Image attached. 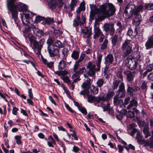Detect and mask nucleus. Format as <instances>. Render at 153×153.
Listing matches in <instances>:
<instances>
[{
	"instance_id": "41",
	"label": "nucleus",
	"mask_w": 153,
	"mask_h": 153,
	"mask_svg": "<svg viewBox=\"0 0 153 153\" xmlns=\"http://www.w3.org/2000/svg\"><path fill=\"white\" fill-rule=\"evenodd\" d=\"M91 84H88L84 82L81 85V87L86 91H88Z\"/></svg>"
},
{
	"instance_id": "44",
	"label": "nucleus",
	"mask_w": 153,
	"mask_h": 153,
	"mask_svg": "<svg viewBox=\"0 0 153 153\" xmlns=\"http://www.w3.org/2000/svg\"><path fill=\"white\" fill-rule=\"evenodd\" d=\"M126 91L117 92V94L115 96L120 98H123L125 96Z\"/></svg>"
},
{
	"instance_id": "5",
	"label": "nucleus",
	"mask_w": 153,
	"mask_h": 153,
	"mask_svg": "<svg viewBox=\"0 0 153 153\" xmlns=\"http://www.w3.org/2000/svg\"><path fill=\"white\" fill-rule=\"evenodd\" d=\"M102 55L101 54H99L97 56V60L98 62L97 64V68H95V65L93 64L91 62H89L87 66V68L89 69L87 72V74L88 76H92L95 74V71H98L100 70V65L101 64L102 58Z\"/></svg>"
},
{
	"instance_id": "47",
	"label": "nucleus",
	"mask_w": 153,
	"mask_h": 153,
	"mask_svg": "<svg viewBox=\"0 0 153 153\" xmlns=\"http://www.w3.org/2000/svg\"><path fill=\"white\" fill-rule=\"evenodd\" d=\"M53 46L57 47L62 48L63 47L62 43L60 41L58 40L53 44Z\"/></svg>"
},
{
	"instance_id": "2",
	"label": "nucleus",
	"mask_w": 153,
	"mask_h": 153,
	"mask_svg": "<svg viewBox=\"0 0 153 153\" xmlns=\"http://www.w3.org/2000/svg\"><path fill=\"white\" fill-rule=\"evenodd\" d=\"M130 43V40H126L122 44V49L124 51L122 56L125 58L124 61L126 65L130 70H134L136 68L137 63L135 60L132 61L133 57L130 55L132 52V48L129 45Z\"/></svg>"
},
{
	"instance_id": "57",
	"label": "nucleus",
	"mask_w": 153,
	"mask_h": 153,
	"mask_svg": "<svg viewBox=\"0 0 153 153\" xmlns=\"http://www.w3.org/2000/svg\"><path fill=\"white\" fill-rule=\"evenodd\" d=\"M62 79L65 82L67 83H68L71 81L68 76H62Z\"/></svg>"
},
{
	"instance_id": "30",
	"label": "nucleus",
	"mask_w": 153,
	"mask_h": 153,
	"mask_svg": "<svg viewBox=\"0 0 153 153\" xmlns=\"http://www.w3.org/2000/svg\"><path fill=\"white\" fill-rule=\"evenodd\" d=\"M98 87L95 86L94 85H92L91 88V93L94 95L97 94L98 92L99 89Z\"/></svg>"
},
{
	"instance_id": "25",
	"label": "nucleus",
	"mask_w": 153,
	"mask_h": 153,
	"mask_svg": "<svg viewBox=\"0 0 153 153\" xmlns=\"http://www.w3.org/2000/svg\"><path fill=\"white\" fill-rule=\"evenodd\" d=\"M143 132L145 135V138H147L151 135V134L149 132V126L148 125H145L143 128Z\"/></svg>"
},
{
	"instance_id": "51",
	"label": "nucleus",
	"mask_w": 153,
	"mask_h": 153,
	"mask_svg": "<svg viewBox=\"0 0 153 153\" xmlns=\"http://www.w3.org/2000/svg\"><path fill=\"white\" fill-rule=\"evenodd\" d=\"M15 138L16 140V143L19 145L21 143V137L19 135H16L15 137Z\"/></svg>"
},
{
	"instance_id": "46",
	"label": "nucleus",
	"mask_w": 153,
	"mask_h": 153,
	"mask_svg": "<svg viewBox=\"0 0 153 153\" xmlns=\"http://www.w3.org/2000/svg\"><path fill=\"white\" fill-rule=\"evenodd\" d=\"M44 22L45 24H50L53 22V19L50 18H44Z\"/></svg>"
},
{
	"instance_id": "9",
	"label": "nucleus",
	"mask_w": 153,
	"mask_h": 153,
	"mask_svg": "<svg viewBox=\"0 0 153 153\" xmlns=\"http://www.w3.org/2000/svg\"><path fill=\"white\" fill-rule=\"evenodd\" d=\"M47 51L50 56L54 57L59 55V51L57 48H55L53 46H51L47 48Z\"/></svg>"
},
{
	"instance_id": "56",
	"label": "nucleus",
	"mask_w": 153,
	"mask_h": 153,
	"mask_svg": "<svg viewBox=\"0 0 153 153\" xmlns=\"http://www.w3.org/2000/svg\"><path fill=\"white\" fill-rule=\"evenodd\" d=\"M30 19L25 18H22V22L25 25H27L29 23V20Z\"/></svg>"
},
{
	"instance_id": "63",
	"label": "nucleus",
	"mask_w": 153,
	"mask_h": 153,
	"mask_svg": "<svg viewBox=\"0 0 153 153\" xmlns=\"http://www.w3.org/2000/svg\"><path fill=\"white\" fill-rule=\"evenodd\" d=\"M85 54H81L80 55V58H79V59H78V60H77L76 61L80 63V62H82L83 60V59H84V58L85 57Z\"/></svg>"
},
{
	"instance_id": "42",
	"label": "nucleus",
	"mask_w": 153,
	"mask_h": 153,
	"mask_svg": "<svg viewBox=\"0 0 153 153\" xmlns=\"http://www.w3.org/2000/svg\"><path fill=\"white\" fill-rule=\"evenodd\" d=\"M125 91V86L124 83L122 82L119 86V89L117 92Z\"/></svg>"
},
{
	"instance_id": "7",
	"label": "nucleus",
	"mask_w": 153,
	"mask_h": 153,
	"mask_svg": "<svg viewBox=\"0 0 153 153\" xmlns=\"http://www.w3.org/2000/svg\"><path fill=\"white\" fill-rule=\"evenodd\" d=\"M114 24L112 22L106 23L104 24L102 28L103 30L106 32L110 31V35H113L115 31Z\"/></svg>"
},
{
	"instance_id": "38",
	"label": "nucleus",
	"mask_w": 153,
	"mask_h": 153,
	"mask_svg": "<svg viewBox=\"0 0 153 153\" xmlns=\"http://www.w3.org/2000/svg\"><path fill=\"white\" fill-rule=\"evenodd\" d=\"M42 60L43 63L46 64L48 67L49 68H51L53 65V62H48V61L46 59L42 58Z\"/></svg>"
},
{
	"instance_id": "54",
	"label": "nucleus",
	"mask_w": 153,
	"mask_h": 153,
	"mask_svg": "<svg viewBox=\"0 0 153 153\" xmlns=\"http://www.w3.org/2000/svg\"><path fill=\"white\" fill-rule=\"evenodd\" d=\"M44 18L38 16L36 17L35 20L36 22H38L42 20L44 21Z\"/></svg>"
},
{
	"instance_id": "61",
	"label": "nucleus",
	"mask_w": 153,
	"mask_h": 153,
	"mask_svg": "<svg viewBox=\"0 0 153 153\" xmlns=\"http://www.w3.org/2000/svg\"><path fill=\"white\" fill-rule=\"evenodd\" d=\"M139 131H140L139 130H138L135 128H133L130 134L131 136H132L135 133H137V132H139Z\"/></svg>"
},
{
	"instance_id": "17",
	"label": "nucleus",
	"mask_w": 153,
	"mask_h": 153,
	"mask_svg": "<svg viewBox=\"0 0 153 153\" xmlns=\"http://www.w3.org/2000/svg\"><path fill=\"white\" fill-rule=\"evenodd\" d=\"M134 17L132 20V23L136 27L139 25L141 20V15H134Z\"/></svg>"
},
{
	"instance_id": "24",
	"label": "nucleus",
	"mask_w": 153,
	"mask_h": 153,
	"mask_svg": "<svg viewBox=\"0 0 153 153\" xmlns=\"http://www.w3.org/2000/svg\"><path fill=\"white\" fill-rule=\"evenodd\" d=\"M137 30V28L136 27L134 28V31L131 28H129L127 32V34L130 36H131L133 37H135L138 33Z\"/></svg>"
},
{
	"instance_id": "35",
	"label": "nucleus",
	"mask_w": 153,
	"mask_h": 153,
	"mask_svg": "<svg viewBox=\"0 0 153 153\" xmlns=\"http://www.w3.org/2000/svg\"><path fill=\"white\" fill-rule=\"evenodd\" d=\"M77 0H71V2L70 4L69 7L70 8L71 11L74 10L75 6L77 4Z\"/></svg>"
},
{
	"instance_id": "10",
	"label": "nucleus",
	"mask_w": 153,
	"mask_h": 153,
	"mask_svg": "<svg viewBox=\"0 0 153 153\" xmlns=\"http://www.w3.org/2000/svg\"><path fill=\"white\" fill-rule=\"evenodd\" d=\"M87 99L88 102L91 103H93L95 105L99 106V104L97 105V104L101 101V97H97L91 95H89L88 96Z\"/></svg>"
},
{
	"instance_id": "53",
	"label": "nucleus",
	"mask_w": 153,
	"mask_h": 153,
	"mask_svg": "<svg viewBox=\"0 0 153 153\" xmlns=\"http://www.w3.org/2000/svg\"><path fill=\"white\" fill-rule=\"evenodd\" d=\"M134 113L133 112H131L130 111H129L128 112L127 114V117L131 118L134 117Z\"/></svg>"
},
{
	"instance_id": "49",
	"label": "nucleus",
	"mask_w": 153,
	"mask_h": 153,
	"mask_svg": "<svg viewBox=\"0 0 153 153\" xmlns=\"http://www.w3.org/2000/svg\"><path fill=\"white\" fill-rule=\"evenodd\" d=\"M147 82L145 81L143 82L141 86V89L144 91H146L147 88Z\"/></svg>"
},
{
	"instance_id": "11",
	"label": "nucleus",
	"mask_w": 153,
	"mask_h": 153,
	"mask_svg": "<svg viewBox=\"0 0 153 153\" xmlns=\"http://www.w3.org/2000/svg\"><path fill=\"white\" fill-rule=\"evenodd\" d=\"M31 28L34 34L38 36V38H41V36L44 35L43 31L42 30L39 29L35 26L32 25L31 26Z\"/></svg>"
},
{
	"instance_id": "52",
	"label": "nucleus",
	"mask_w": 153,
	"mask_h": 153,
	"mask_svg": "<svg viewBox=\"0 0 153 153\" xmlns=\"http://www.w3.org/2000/svg\"><path fill=\"white\" fill-rule=\"evenodd\" d=\"M53 40L51 39H49L47 41V44L48 45L47 48L51 46H53Z\"/></svg>"
},
{
	"instance_id": "23",
	"label": "nucleus",
	"mask_w": 153,
	"mask_h": 153,
	"mask_svg": "<svg viewBox=\"0 0 153 153\" xmlns=\"http://www.w3.org/2000/svg\"><path fill=\"white\" fill-rule=\"evenodd\" d=\"M117 96H115L114 97V104L117 106H121L123 105V102L122 99H119Z\"/></svg>"
},
{
	"instance_id": "62",
	"label": "nucleus",
	"mask_w": 153,
	"mask_h": 153,
	"mask_svg": "<svg viewBox=\"0 0 153 153\" xmlns=\"http://www.w3.org/2000/svg\"><path fill=\"white\" fill-rule=\"evenodd\" d=\"M138 70L140 72V74H142L144 70L143 66L141 65H139Z\"/></svg>"
},
{
	"instance_id": "64",
	"label": "nucleus",
	"mask_w": 153,
	"mask_h": 153,
	"mask_svg": "<svg viewBox=\"0 0 153 153\" xmlns=\"http://www.w3.org/2000/svg\"><path fill=\"white\" fill-rule=\"evenodd\" d=\"M147 78L148 79L153 81V73H150L148 76Z\"/></svg>"
},
{
	"instance_id": "39",
	"label": "nucleus",
	"mask_w": 153,
	"mask_h": 153,
	"mask_svg": "<svg viewBox=\"0 0 153 153\" xmlns=\"http://www.w3.org/2000/svg\"><path fill=\"white\" fill-rule=\"evenodd\" d=\"M145 9L147 10H153V3L145 4L144 5Z\"/></svg>"
},
{
	"instance_id": "33",
	"label": "nucleus",
	"mask_w": 153,
	"mask_h": 153,
	"mask_svg": "<svg viewBox=\"0 0 153 153\" xmlns=\"http://www.w3.org/2000/svg\"><path fill=\"white\" fill-rule=\"evenodd\" d=\"M143 136L140 134V131L136 134V138L137 140V142L139 144H142Z\"/></svg>"
},
{
	"instance_id": "40",
	"label": "nucleus",
	"mask_w": 153,
	"mask_h": 153,
	"mask_svg": "<svg viewBox=\"0 0 153 153\" xmlns=\"http://www.w3.org/2000/svg\"><path fill=\"white\" fill-rule=\"evenodd\" d=\"M56 0H48L50 7L52 8H55L56 7Z\"/></svg>"
},
{
	"instance_id": "26",
	"label": "nucleus",
	"mask_w": 153,
	"mask_h": 153,
	"mask_svg": "<svg viewBox=\"0 0 153 153\" xmlns=\"http://www.w3.org/2000/svg\"><path fill=\"white\" fill-rule=\"evenodd\" d=\"M105 83V79L103 78H99L97 80L96 82V84L97 86L101 88L104 84Z\"/></svg>"
},
{
	"instance_id": "3",
	"label": "nucleus",
	"mask_w": 153,
	"mask_h": 153,
	"mask_svg": "<svg viewBox=\"0 0 153 153\" xmlns=\"http://www.w3.org/2000/svg\"><path fill=\"white\" fill-rule=\"evenodd\" d=\"M16 0H7L6 6L9 12L11 13L12 18L15 21L18 18V11L24 12L26 11L27 6L21 3H15Z\"/></svg>"
},
{
	"instance_id": "8",
	"label": "nucleus",
	"mask_w": 153,
	"mask_h": 153,
	"mask_svg": "<svg viewBox=\"0 0 153 153\" xmlns=\"http://www.w3.org/2000/svg\"><path fill=\"white\" fill-rule=\"evenodd\" d=\"M136 73L134 71H131L129 70H126L123 72V73L126 76V79L128 82H132Z\"/></svg>"
},
{
	"instance_id": "45",
	"label": "nucleus",
	"mask_w": 153,
	"mask_h": 153,
	"mask_svg": "<svg viewBox=\"0 0 153 153\" xmlns=\"http://www.w3.org/2000/svg\"><path fill=\"white\" fill-rule=\"evenodd\" d=\"M24 15L25 18H27L29 19H31L33 16L32 13L29 11L26 12L24 14Z\"/></svg>"
},
{
	"instance_id": "34",
	"label": "nucleus",
	"mask_w": 153,
	"mask_h": 153,
	"mask_svg": "<svg viewBox=\"0 0 153 153\" xmlns=\"http://www.w3.org/2000/svg\"><path fill=\"white\" fill-rule=\"evenodd\" d=\"M135 6L131 2L129 3L126 6L124 10L134 11V9H135Z\"/></svg>"
},
{
	"instance_id": "1",
	"label": "nucleus",
	"mask_w": 153,
	"mask_h": 153,
	"mask_svg": "<svg viewBox=\"0 0 153 153\" xmlns=\"http://www.w3.org/2000/svg\"><path fill=\"white\" fill-rule=\"evenodd\" d=\"M116 9L115 6L111 3H105L100 6L99 8L97 9L95 12L91 11L90 13V18L93 20L96 14L99 16L97 20L101 21L106 18H109L113 16L115 13Z\"/></svg>"
},
{
	"instance_id": "16",
	"label": "nucleus",
	"mask_w": 153,
	"mask_h": 153,
	"mask_svg": "<svg viewBox=\"0 0 153 153\" xmlns=\"http://www.w3.org/2000/svg\"><path fill=\"white\" fill-rule=\"evenodd\" d=\"M145 46L146 49H149L153 48V33L152 35L148 38L145 43Z\"/></svg>"
},
{
	"instance_id": "27",
	"label": "nucleus",
	"mask_w": 153,
	"mask_h": 153,
	"mask_svg": "<svg viewBox=\"0 0 153 153\" xmlns=\"http://www.w3.org/2000/svg\"><path fill=\"white\" fill-rule=\"evenodd\" d=\"M85 9L84 4H81L80 6L78 7V10L76 11V16L77 19H79L80 17V12L84 10Z\"/></svg>"
},
{
	"instance_id": "37",
	"label": "nucleus",
	"mask_w": 153,
	"mask_h": 153,
	"mask_svg": "<svg viewBox=\"0 0 153 153\" xmlns=\"http://www.w3.org/2000/svg\"><path fill=\"white\" fill-rule=\"evenodd\" d=\"M65 61L63 60H61L59 63L58 66V69L59 70H62L65 67Z\"/></svg>"
},
{
	"instance_id": "32",
	"label": "nucleus",
	"mask_w": 153,
	"mask_h": 153,
	"mask_svg": "<svg viewBox=\"0 0 153 153\" xmlns=\"http://www.w3.org/2000/svg\"><path fill=\"white\" fill-rule=\"evenodd\" d=\"M143 7L142 5H140L137 7L135 9H134V15H140L139 13L140 11H143Z\"/></svg>"
},
{
	"instance_id": "21",
	"label": "nucleus",
	"mask_w": 153,
	"mask_h": 153,
	"mask_svg": "<svg viewBox=\"0 0 153 153\" xmlns=\"http://www.w3.org/2000/svg\"><path fill=\"white\" fill-rule=\"evenodd\" d=\"M150 141L149 140H145L143 139L142 141V144H144V146H150L151 148H153V140L152 137L150 138Z\"/></svg>"
},
{
	"instance_id": "55",
	"label": "nucleus",
	"mask_w": 153,
	"mask_h": 153,
	"mask_svg": "<svg viewBox=\"0 0 153 153\" xmlns=\"http://www.w3.org/2000/svg\"><path fill=\"white\" fill-rule=\"evenodd\" d=\"M139 50V46L137 44L134 45V47H133V52H134V53H136Z\"/></svg>"
},
{
	"instance_id": "4",
	"label": "nucleus",
	"mask_w": 153,
	"mask_h": 153,
	"mask_svg": "<svg viewBox=\"0 0 153 153\" xmlns=\"http://www.w3.org/2000/svg\"><path fill=\"white\" fill-rule=\"evenodd\" d=\"M28 39L30 42V45L33 50L37 49L39 54H41V51L43 47L45 40L43 38H37L31 34L28 35Z\"/></svg>"
},
{
	"instance_id": "31",
	"label": "nucleus",
	"mask_w": 153,
	"mask_h": 153,
	"mask_svg": "<svg viewBox=\"0 0 153 153\" xmlns=\"http://www.w3.org/2000/svg\"><path fill=\"white\" fill-rule=\"evenodd\" d=\"M108 40L106 39H105L103 43L100 44V49L101 50H104L107 49L108 47Z\"/></svg>"
},
{
	"instance_id": "43",
	"label": "nucleus",
	"mask_w": 153,
	"mask_h": 153,
	"mask_svg": "<svg viewBox=\"0 0 153 153\" xmlns=\"http://www.w3.org/2000/svg\"><path fill=\"white\" fill-rule=\"evenodd\" d=\"M68 51L67 48H64L62 50V52L63 56V59H65L66 58L67 56H68Z\"/></svg>"
},
{
	"instance_id": "29",
	"label": "nucleus",
	"mask_w": 153,
	"mask_h": 153,
	"mask_svg": "<svg viewBox=\"0 0 153 153\" xmlns=\"http://www.w3.org/2000/svg\"><path fill=\"white\" fill-rule=\"evenodd\" d=\"M123 71V69L122 68H120L118 69L116 74L117 76L119 79H120L123 81V76L122 73Z\"/></svg>"
},
{
	"instance_id": "19",
	"label": "nucleus",
	"mask_w": 153,
	"mask_h": 153,
	"mask_svg": "<svg viewBox=\"0 0 153 153\" xmlns=\"http://www.w3.org/2000/svg\"><path fill=\"white\" fill-rule=\"evenodd\" d=\"M105 63L106 65H110L111 64L114 60V58L111 54H108L105 58Z\"/></svg>"
},
{
	"instance_id": "50",
	"label": "nucleus",
	"mask_w": 153,
	"mask_h": 153,
	"mask_svg": "<svg viewBox=\"0 0 153 153\" xmlns=\"http://www.w3.org/2000/svg\"><path fill=\"white\" fill-rule=\"evenodd\" d=\"M120 82V80H116L113 82V89L114 90L117 88Z\"/></svg>"
},
{
	"instance_id": "14",
	"label": "nucleus",
	"mask_w": 153,
	"mask_h": 153,
	"mask_svg": "<svg viewBox=\"0 0 153 153\" xmlns=\"http://www.w3.org/2000/svg\"><path fill=\"white\" fill-rule=\"evenodd\" d=\"M111 43L113 47L115 46L116 45H118L121 41V37H119L118 38V35L115 34L111 38Z\"/></svg>"
},
{
	"instance_id": "48",
	"label": "nucleus",
	"mask_w": 153,
	"mask_h": 153,
	"mask_svg": "<svg viewBox=\"0 0 153 153\" xmlns=\"http://www.w3.org/2000/svg\"><path fill=\"white\" fill-rule=\"evenodd\" d=\"M136 55V59L137 60L140 61L141 60V58L142 55V53L140 52H138L136 53H134Z\"/></svg>"
},
{
	"instance_id": "13",
	"label": "nucleus",
	"mask_w": 153,
	"mask_h": 153,
	"mask_svg": "<svg viewBox=\"0 0 153 153\" xmlns=\"http://www.w3.org/2000/svg\"><path fill=\"white\" fill-rule=\"evenodd\" d=\"M83 37L84 38H89L91 35V28L87 27H84L82 30Z\"/></svg>"
},
{
	"instance_id": "58",
	"label": "nucleus",
	"mask_w": 153,
	"mask_h": 153,
	"mask_svg": "<svg viewBox=\"0 0 153 153\" xmlns=\"http://www.w3.org/2000/svg\"><path fill=\"white\" fill-rule=\"evenodd\" d=\"M79 111L82 112L83 114L85 115H86L87 114V112L86 109L85 108L83 107H80L79 108Z\"/></svg>"
},
{
	"instance_id": "15",
	"label": "nucleus",
	"mask_w": 153,
	"mask_h": 153,
	"mask_svg": "<svg viewBox=\"0 0 153 153\" xmlns=\"http://www.w3.org/2000/svg\"><path fill=\"white\" fill-rule=\"evenodd\" d=\"M114 91H110L108 92L105 96L101 97V100L103 101H108L110 100L115 94Z\"/></svg>"
},
{
	"instance_id": "6",
	"label": "nucleus",
	"mask_w": 153,
	"mask_h": 153,
	"mask_svg": "<svg viewBox=\"0 0 153 153\" xmlns=\"http://www.w3.org/2000/svg\"><path fill=\"white\" fill-rule=\"evenodd\" d=\"M79 63V62L76 61L74 64L73 70L75 72V73L72 75V77L73 78L77 77L79 74L86 71V70L84 67L79 69H78L80 65Z\"/></svg>"
},
{
	"instance_id": "22",
	"label": "nucleus",
	"mask_w": 153,
	"mask_h": 153,
	"mask_svg": "<svg viewBox=\"0 0 153 153\" xmlns=\"http://www.w3.org/2000/svg\"><path fill=\"white\" fill-rule=\"evenodd\" d=\"M94 38L96 39L99 37L103 34L100 29L97 27H95L94 29Z\"/></svg>"
},
{
	"instance_id": "60",
	"label": "nucleus",
	"mask_w": 153,
	"mask_h": 153,
	"mask_svg": "<svg viewBox=\"0 0 153 153\" xmlns=\"http://www.w3.org/2000/svg\"><path fill=\"white\" fill-rule=\"evenodd\" d=\"M79 79L77 78H76L72 82H71V81L67 83L68 85V86H69L70 87L72 86V85L74 84V83L75 82H76L77 81L79 80Z\"/></svg>"
},
{
	"instance_id": "18",
	"label": "nucleus",
	"mask_w": 153,
	"mask_h": 153,
	"mask_svg": "<svg viewBox=\"0 0 153 153\" xmlns=\"http://www.w3.org/2000/svg\"><path fill=\"white\" fill-rule=\"evenodd\" d=\"M137 102L135 99H133L130 101L129 104L127 106V109H130L132 107H134L133 109L134 111L136 113H138V111L135 108L137 107Z\"/></svg>"
},
{
	"instance_id": "28",
	"label": "nucleus",
	"mask_w": 153,
	"mask_h": 153,
	"mask_svg": "<svg viewBox=\"0 0 153 153\" xmlns=\"http://www.w3.org/2000/svg\"><path fill=\"white\" fill-rule=\"evenodd\" d=\"M127 92L128 95L131 96H133L134 95V91H135L134 89L130 86V85L128 83L127 84Z\"/></svg>"
},
{
	"instance_id": "12",
	"label": "nucleus",
	"mask_w": 153,
	"mask_h": 153,
	"mask_svg": "<svg viewBox=\"0 0 153 153\" xmlns=\"http://www.w3.org/2000/svg\"><path fill=\"white\" fill-rule=\"evenodd\" d=\"M85 21V18L83 16H82V18H79V19H77V17H76V18L74 19L73 21V26L76 27L79 25H81L84 24Z\"/></svg>"
},
{
	"instance_id": "36",
	"label": "nucleus",
	"mask_w": 153,
	"mask_h": 153,
	"mask_svg": "<svg viewBox=\"0 0 153 153\" xmlns=\"http://www.w3.org/2000/svg\"><path fill=\"white\" fill-rule=\"evenodd\" d=\"M79 52L78 51H74L71 54V57L75 60L77 59L79 56Z\"/></svg>"
},
{
	"instance_id": "59",
	"label": "nucleus",
	"mask_w": 153,
	"mask_h": 153,
	"mask_svg": "<svg viewBox=\"0 0 153 153\" xmlns=\"http://www.w3.org/2000/svg\"><path fill=\"white\" fill-rule=\"evenodd\" d=\"M146 69L149 72L153 70V65L152 64L146 66Z\"/></svg>"
},
{
	"instance_id": "20",
	"label": "nucleus",
	"mask_w": 153,
	"mask_h": 153,
	"mask_svg": "<svg viewBox=\"0 0 153 153\" xmlns=\"http://www.w3.org/2000/svg\"><path fill=\"white\" fill-rule=\"evenodd\" d=\"M134 14V11L124 10L123 13V16L126 19L130 18Z\"/></svg>"
}]
</instances>
